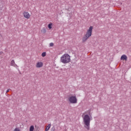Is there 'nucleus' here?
<instances>
[{
  "label": "nucleus",
  "instance_id": "8",
  "mask_svg": "<svg viewBox=\"0 0 131 131\" xmlns=\"http://www.w3.org/2000/svg\"><path fill=\"white\" fill-rule=\"evenodd\" d=\"M11 66H13L14 67H16V66H17V64H16V63H15V61L14 60H11Z\"/></svg>",
  "mask_w": 131,
  "mask_h": 131
},
{
  "label": "nucleus",
  "instance_id": "14",
  "mask_svg": "<svg viewBox=\"0 0 131 131\" xmlns=\"http://www.w3.org/2000/svg\"><path fill=\"white\" fill-rule=\"evenodd\" d=\"M50 47H54V43H53V42L50 43Z\"/></svg>",
  "mask_w": 131,
  "mask_h": 131
},
{
  "label": "nucleus",
  "instance_id": "10",
  "mask_svg": "<svg viewBox=\"0 0 131 131\" xmlns=\"http://www.w3.org/2000/svg\"><path fill=\"white\" fill-rule=\"evenodd\" d=\"M91 112H92V110H89L88 111H86V112H85V113H86V114H89V116H91L92 115L91 114Z\"/></svg>",
  "mask_w": 131,
  "mask_h": 131
},
{
  "label": "nucleus",
  "instance_id": "13",
  "mask_svg": "<svg viewBox=\"0 0 131 131\" xmlns=\"http://www.w3.org/2000/svg\"><path fill=\"white\" fill-rule=\"evenodd\" d=\"M46 52H43L41 54L42 57H46Z\"/></svg>",
  "mask_w": 131,
  "mask_h": 131
},
{
  "label": "nucleus",
  "instance_id": "5",
  "mask_svg": "<svg viewBox=\"0 0 131 131\" xmlns=\"http://www.w3.org/2000/svg\"><path fill=\"white\" fill-rule=\"evenodd\" d=\"M23 15L25 18H26L27 19H29V18H30V15L29 14V13L27 12H24L23 13Z\"/></svg>",
  "mask_w": 131,
  "mask_h": 131
},
{
  "label": "nucleus",
  "instance_id": "11",
  "mask_svg": "<svg viewBox=\"0 0 131 131\" xmlns=\"http://www.w3.org/2000/svg\"><path fill=\"white\" fill-rule=\"evenodd\" d=\"M34 130V126L33 125H32L30 127V131H33Z\"/></svg>",
  "mask_w": 131,
  "mask_h": 131
},
{
  "label": "nucleus",
  "instance_id": "12",
  "mask_svg": "<svg viewBox=\"0 0 131 131\" xmlns=\"http://www.w3.org/2000/svg\"><path fill=\"white\" fill-rule=\"evenodd\" d=\"M52 26H53V24L52 23L49 24L48 25V28H49V29H52Z\"/></svg>",
  "mask_w": 131,
  "mask_h": 131
},
{
  "label": "nucleus",
  "instance_id": "1",
  "mask_svg": "<svg viewBox=\"0 0 131 131\" xmlns=\"http://www.w3.org/2000/svg\"><path fill=\"white\" fill-rule=\"evenodd\" d=\"M93 26L90 27L89 29L87 30L86 34L84 35V36L82 39V42H85V41L88 40V38L89 37H91V36H92V32H93Z\"/></svg>",
  "mask_w": 131,
  "mask_h": 131
},
{
  "label": "nucleus",
  "instance_id": "4",
  "mask_svg": "<svg viewBox=\"0 0 131 131\" xmlns=\"http://www.w3.org/2000/svg\"><path fill=\"white\" fill-rule=\"evenodd\" d=\"M68 100L71 104H76L77 103L76 96H71L68 98Z\"/></svg>",
  "mask_w": 131,
  "mask_h": 131
},
{
  "label": "nucleus",
  "instance_id": "17",
  "mask_svg": "<svg viewBox=\"0 0 131 131\" xmlns=\"http://www.w3.org/2000/svg\"><path fill=\"white\" fill-rule=\"evenodd\" d=\"M14 131H20V130L18 128H16Z\"/></svg>",
  "mask_w": 131,
  "mask_h": 131
},
{
  "label": "nucleus",
  "instance_id": "15",
  "mask_svg": "<svg viewBox=\"0 0 131 131\" xmlns=\"http://www.w3.org/2000/svg\"><path fill=\"white\" fill-rule=\"evenodd\" d=\"M55 127H53L51 128V131H55Z\"/></svg>",
  "mask_w": 131,
  "mask_h": 131
},
{
  "label": "nucleus",
  "instance_id": "7",
  "mask_svg": "<svg viewBox=\"0 0 131 131\" xmlns=\"http://www.w3.org/2000/svg\"><path fill=\"white\" fill-rule=\"evenodd\" d=\"M121 60H125L126 61V60H127V56H126V55H123L121 57Z\"/></svg>",
  "mask_w": 131,
  "mask_h": 131
},
{
  "label": "nucleus",
  "instance_id": "2",
  "mask_svg": "<svg viewBox=\"0 0 131 131\" xmlns=\"http://www.w3.org/2000/svg\"><path fill=\"white\" fill-rule=\"evenodd\" d=\"M83 122L85 124L84 127L90 130V124L91 123V118L89 115H85L83 117Z\"/></svg>",
  "mask_w": 131,
  "mask_h": 131
},
{
  "label": "nucleus",
  "instance_id": "3",
  "mask_svg": "<svg viewBox=\"0 0 131 131\" xmlns=\"http://www.w3.org/2000/svg\"><path fill=\"white\" fill-rule=\"evenodd\" d=\"M60 61L64 64H67V63H69V62L71 61V59H70V55H69L68 54H64L61 57Z\"/></svg>",
  "mask_w": 131,
  "mask_h": 131
},
{
  "label": "nucleus",
  "instance_id": "16",
  "mask_svg": "<svg viewBox=\"0 0 131 131\" xmlns=\"http://www.w3.org/2000/svg\"><path fill=\"white\" fill-rule=\"evenodd\" d=\"M10 91H11V89H8L7 92H6V94H8V93H9V92H10Z\"/></svg>",
  "mask_w": 131,
  "mask_h": 131
},
{
  "label": "nucleus",
  "instance_id": "9",
  "mask_svg": "<svg viewBox=\"0 0 131 131\" xmlns=\"http://www.w3.org/2000/svg\"><path fill=\"white\" fill-rule=\"evenodd\" d=\"M51 128V124H49L45 128V131H48Z\"/></svg>",
  "mask_w": 131,
  "mask_h": 131
},
{
  "label": "nucleus",
  "instance_id": "6",
  "mask_svg": "<svg viewBox=\"0 0 131 131\" xmlns=\"http://www.w3.org/2000/svg\"><path fill=\"white\" fill-rule=\"evenodd\" d=\"M43 66V64L42 63V62H39L37 63L36 67H37V68H40L42 67Z\"/></svg>",
  "mask_w": 131,
  "mask_h": 131
}]
</instances>
